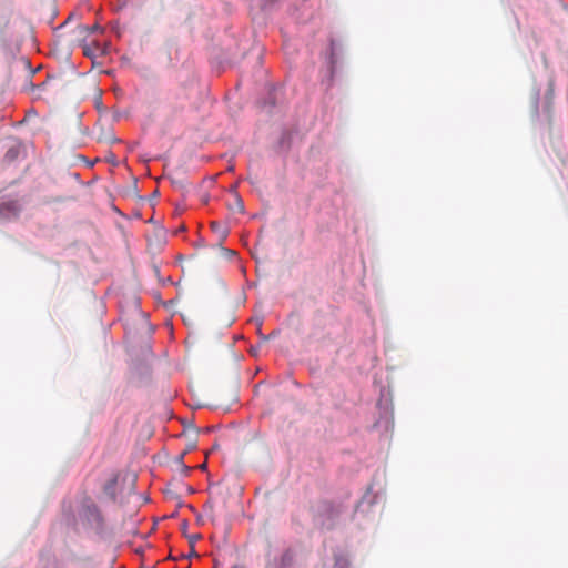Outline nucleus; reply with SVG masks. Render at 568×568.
Returning <instances> with one entry per match:
<instances>
[{"mask_svg":"<svg viewBox=\"0 0 568 568\" xmlns=\"http://www.w3.org/2000/svg\"><path fill=\"white\" fill-rule=\"evenodd\" d=\"M81 517L95 529L102 527V516L95 504L88 501L83 505Z\"/></svg>","mask_w":568,"mask_h":568,"instance_id":"obj_1","label":"nucleus"},{"mask_svg":"<svg viewBox=\"0 0 568 568\" xmlns=\"http://www.w3.org/2000/svg\"><path fill=\"white\" fill-rule=\"evenodd\" d=\"M346 567V561L345 560H337L336 561V568H345Z\"/></svg>","mask_w":568,"mask_h":568,"instance_id":"obj_2","label":"nucleus"},{"mask_svg":"<svg viewBox=\"0 0 568 568\" xmlns=\"http://www.w3.org/2000/svg\"><path fill=\"white\" fill-rule=\"evenodd\" d=\"M217 226V223H212V227L215 229Z\"/></svg>","mask_w":568,"mask_h":568,"instance_id":"obj_3","label":"nucleus"}]
</instances>
